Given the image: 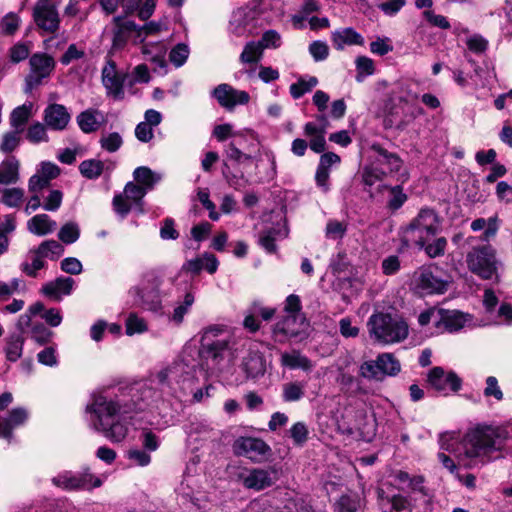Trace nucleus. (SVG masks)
Listing matches in <instances>:
<instances>
[{"instance_id": "nucleus-1", "label": "nucleus", "mask_w": 512, "mask_h": 512, "mask_svg": "<svg viewBox=\"0 0 512 512\" xmlns=\"http://www.w3.org/2000/svg\"><path fill=\"white\" fill-rule=\"evenodd\" d=\"M195 364L191 363L186 353L150 374L149 385L140 393V402L133 408L120 405L102 394L93 395L86 407L91 426L101 432L112 442H121L128 434L127 420H132L133 412L154 409L165 396H176L185 391L194 378Z\"/></svg>"}, {"instance_id": "nucleus-2", "label": "nucleus", "mask_w": 512, "mask_h": 512, "mask_svg": "<svg viewBox=\"0 0 512 512\" xmlns=\"http://www.w3.org/2000/svg\"><path fill=\"white\" fill-rule=\"evenodd\" d=\"M446 449L466 467L486 464L497 457L495 453L512 452V424H477L468 429L459 442L449 444Z\"/></svg>"}, {"instance_id": "nucleus-3", "label": "nucleus", "mask_w": 512, "mask_h": 512, "mask_svg": "<svg viewBox=\"0 0 512 512\" xmlns=\"http://www.w3.org/2000/svg\"><path fill=\"white\" fill-rule=\"evenodd\" d=\"M182 286L186 289L189 286V281L181 280L180 274L165 281L159 272L150 270L143 274L136 291L147 308L157 312L162 309V301L170 298L174 289L180 292Z\"/></svg>"}, {"instance_id": "nucleus-4", "label": "nucleus", "mask_w": 512, "mask_h": 512, "mask_svg": "<svg viewBox=\"0 0 512 512\" xmlns=\"http://www.w3.org/2000/svg\"><path fill=\"white\" fill-rule=\"evenodd\" d=\"M367 327L370 337L383 345L399 343L409 333L408 324L402 318L382 312L371 315Z\"/></svg>"}, {"instance_id": "nucleus-5", "label": "nucleus", "mask_w": 512, "mask_h": 512, "mask_svg": "<svg viewBox=\"0 0 512 512\" xmlns=\"http://www.w3.org/2000/svg\"><path fill=\"white\" fill-rule=\"evenodd\" d=\"M371 150L375 153L373 162L363 169V182L372 186L387 174L400 172L403 161L393 152L388 151L379 143H373Z\"/></svg>"}, {"instance_id": "nucleus-6", "label": "nucleus", "mask_w": 512, "mask_h": 512, "mask_svg": "<svg viewBox=\"0 0 512 512\" xmlns=\"http://www.w3.org/2000/svg\"><path fill=\"white\" fill-rule=\"evenodd\" d=\"M230 348V336L220 326H211L204 331L199 356L206 360V368L213 369Z\"/></svg>"}, {"instance_id": "nucleus-7", "label": "nucleus", "mask_w": 512, "mask_h": 512, "mask_svg": "<svg viewBox=\"0 0 512 512\" xmlns=\"http://www.w3.org/2000/svg\"><path fill=\"white\" fill-rule=\"evenodd\" d=\"M439 232V221L432 209H422L404 232V241L423 248Z\"/></svg>"}, {"instance_id": "nucleus-8", "label": "nucleus", "mask_w": 512, "mask_h": 512, "mask_svg": "<svg viewBox=\"0 0 512 512\" xmlns=\"http://www.w3.org/2000/svg\"><path fill=\"white\" fill-rule=\"evenodd\" d=\"M466 262L469 270L482 279L489 280L496 273L495 252L489 245L472 248Z\"/></svg>"}, {"instance_id": "nucleus-9", "label": "nucleus", "mask_w": 512, "mask_h": 512, "mask_svg": "<svg viewBox=\"0 0 512 512\" xmlns=\"http://www.w3.org/2000/svg\"><path fill=\"white\" fill-rule=\"evenodd\" d=\"M129 74L117 69L116 62L107 57L101 71V81L106 94L115 100L124 98V85L128 84Z\"/></svg>"}, {"instance_id": "nucleus-10", "label": "nucleus", "mask_w": 512, "mask_h": 512, "mask_svg": "<svg viewBox=\"0 0 512 512\" xmlns=\"http://www.w3.org/2000/svg\"><path fill=\"white\" fill-rule=\"evenodd\" d=\"M258 12L255 8L240 7L232 12L228 31L235 37H247L256 32Z\"/></svg>"}, {"instance_id": "nucleus-11", "label": "nucleus", "mask_w": 512, "mask_h": 512, "mask_svg": "<svg viewBox=\"0 0 512 512\" xmlns=\"http://www.w3.org/2000/svg\"><path fill=\"white\" fill-rule=\"evenodd\" d=\"M30 72L25 79V91L31 92L34 88L39 86L42 81L50 76L54 67L55 61L53 57L45 53H35L29 60Z\"/></svg>"}, {"instance_id": "nucleus-12", "label": "nucleus", "mask_w": 512, "mask_h": 512, "mask_svg": "<svg viewBox=\"0 0 512 512\" xmlns=\"http://www.w3.org/2000/svg\"><path fill=\"white\" fill-rule=\"evenodd\" d=\"M416 288L424 295L443 294L448 282L437 267H422L414 273Z\"/></svg>"}, {"instance_id": "nucleus-13", "label": "nucleus", "mask_w": 512, "mask_h": 512, "mask_svg": "<svg viewBox=\"0 0 512 512\" xmlns=\"http://www.w3.org/2000/svg\"><path fill=\"white\" fill-rule=\"evenodd\" d=\"M52 483L65 490L92 489L102 485L101 479L93 476L88 469L81 473L64 471L53 477Z\"/></svg>"}, {"instance_id": "nucleus-14", "label": "nucleus", "mask_w": 512, "mask_h": 512, "mask_svg": "<svg viewBox=\"0 0 512 512\" xmlns=\"http://www.w3.org/2000/svg\"><path fill=\"white\" fill-rule=\"evenodd\" d=\"M307 328L308 323L303 314H287L274 325L272 332L277 341L283 342L306 333Z\"/></svg>"}, {"instance_id": "nucleus-15", "label": "nucleus", "mask_w": 512, "mask_h": 512, "mask_svg": "<svg viewBox=\"0 0 512 512\" xmlns=\"http://www.w3.org/2000/svg\"><path fill=\"white\" fill-rule=\"evenodd\" d=\"M234 451L239 456H244L254 462H261L269 456L271 449L262 439L241 437L235 441Z\"/></svg>"}, {"instance_id": "nucleus-16", "label": "nucleus", "mask_w": 512, "mask_h": 512, "mask_svg": "<svg viewBox=\"0 0 512 512\" xmlns=\"http://www.w3.org/2000/svg\"><path fill=\"white\" fill-rule=\"evenodd\" d=\"M429 385L444 394L448 391L457 392L461 389L462 380L454 371H445L444 368L433 367L427 375Z\"/></svg>"}, {"instance_id": "nucleus-17", "label": "nucleus", "mask_w": 512, "mask_h": 512, "mask_svg": "<svg viewBox=\"0 0 512 512\" xmlns=\"http://www.w3.org/2000/svg\"><path fill=\"white\" fill-rule=\"evenodd\" d=\"M114 23L112 50H122L130 39L139 43V25L133 21H124L121 17H115Z\"/></svg>"}, {"instance_id": "nucleus-18", "label": "nucleus", "mask_w": 512, "mask_h": 512, "mask_svg": "<svg viewBox=\"0 0 512 512\" xmlns=\"http://www.w3.org/2000/svg\"><path fill=\"white\" fill-rule=\"evenodd\" d=\"M33 19L43 31L56 32L60 24L57 4H36L33 9Z\"/></svg>"}, {"instance_id": "nucleus-19", "label": "nucleus", "mask_w": 512, "mask_h": 512, "mask_svg": "<svg viewBox=\"0 0 512 512\" xmlns=\"http://www.w3.org/2000/svg\"><path fill=\"white\" fill-rule=\"evenodd\" d=\"M218 103L231 110L237 105H245L249 102L250 96L246 91L237 90L229 84H220L212 92Z\"/></svg>"}, {"instance_id": "nucleus-20", "label": "nucleus", "mask_w": 512, "mask_h": 512, "mask_svg": "<svg viewBox=\"0 0 512 512\" xmlns=\"http://www.w3.org/2000/svg\"><path fill=\"white\" fill-rule=\"evenodd\" d=\"M43 119L48 128L62 131L69 124L71 116L64 105L50 104L44 110Z\"/></svg>"}, {"instance_id": "nucleus-21", "label": "nucleus", "mask_w": 512, "mask_h": 512, "mask_svg": "<svg viewBox=\"0 0 512 512\" xmlns=\"http://www.w3.org/2000/svg\"><path fill=\"white\" fill-rule=\"evenodd\" d=\"M219 262L215 255L211 253H204L201 257L190 259L186 261L179 274L182 272H189L192 274H199L202 270H206L210 274H214L217 271Z\"/></svg>"}, {"instance_id": "nucleus-22", "label": "nucleus", "mask_w": 512, "mask_h": 512, "mask_svg": "<svg viewBox=\"0 0 512 512\" xmlns=\"http://www.w3.org/2000/svg\"><path fill=\"white\" fill-rule=\"evenodd\" d=\"M75 281L71 277H58L42 286L41 292L54 301H60L63 295H70Z\"/></svg>"}, {"instance_id": "nucleus-23", "label": "nucleus", "mask_w": 512, "mask_h": 512, "mask_svg": "<svg viewBox=\"0 0 512 512\" xmlns=\"http://www.w3.org/2000/svg\"><path fill=\"white\" fill-rule=\"evenodd\" d=\"M28 419V411L23 407L12 409L4 419L0 418V436L10 440L14 428L23 425Z\"/></svg>"}, {"instance_id": "nucleus-24", "label": "nucleus", "mask_w": 512, "mask_h": 512, "mask_svg": "<svg viewBox=\"0 0 512 512\" xmlns=\"http://www.w3.org/2000/svg\"><path fill=\"white\" fill-rule=\"evenodd\" d=\"M243 485L256 491L270 487L273 484L271 472L264 469H252L241 475Z\"/></svg>"}, {"instance_id": "nucleus-25", "label": "nucleus", "mask_w": 512, "mask_h": 512, "mask_svg": "<svg viewBox=\"0 0 512 512\" xmlns=\"http://www.w3.org/2000/svg\"><path fill=\"white\" fill-rule=\"evenodd\" d=\"M20 162L16 157L9 156L0 163V191L2 187L14 185L20 179Z\"/></svg>"}, {"instance_id": "nucleus-26", "label": "nucleus", "mask_w": 512, "mask_h": 512, "mask_svg": "<svg viewBox=\"0 0 512 512\" xmlns=\"http://www.w3.org/2000/svg\"><path fill=\"white\" fill-rule=\"evenodd\" d=\"M332 43L336 50H343L345 46L364 45L363 36L353 28H342L332 33Z\"/></svg>"}, {"instance_id": "nucleus-27", "label": "nucleus", "mask_w": 512, "mask_h": 512, "mask_svg": "<svg viewBox=\"0 0 512 512\" xmlns=\"http://www.w3.org/2000/svg\"><path fill=\"white\" fill-rule=\"evenodd\" d=\"M468 315L457 310H444L441 309L439 318L438 329H443L447 332H456L464 327L468 321Z\"/></svg>"}, {"instance_id": "nucleus-28", "label": "nucleus", "mask_w": 512, "mask_h": 512, "mask_svg": "<svg viewBox=\"0 0 512 512\" xmlns=\"http://www.w3.org/2000/svg\"><path fill=\"white\" fill-rule=\"evenodd\" d=\"M142 54L145 56L147 61H150L152 64L155 65L154 71H157V69H165L166 68V61H165V54H166V47L163 42H148L144 43L141 48Z\"/></svg>"}, {"instance_id": "nucleus-29", "label": "nucleus", "mask_w": 512, "mask_h": 512, "mask_svg": "<svg viewBox=\"0 0 512 512\" xmlns=\"http://www.w3.org/2000/svg\"><path fill=\"white\" fill-rule=\"evenodd\" d=\"M76 121L81 131L89 134L98 130L105 122V118L99 110L87 109L76 117Z\"/></svg>"}, {"instance_id": "nucleus-30", "label": "nucleus", "mask_w": 512, "mask_h": 512, "mask_svg": "<svg viewBox=\"0 0 512 512\" xmlns=\"http://www.w3.org/2000/svg\"><path fill=\"white\" fill-rule=\"evenodd\" d=\"M57 228V223L47 214H37L27 222V229L30 233L37 236H44L53 233Z\"/></svg>"}, {"instance_id": "nucleus-31", "label": "nucleus", "mask_w": 512, "mask_h": 512, "mask_svg": "<svg viewBox=\"0 0 512 512\" xmlns=\"http://www.w3.org/2000/svg\"><path fill=\"white\" fill-rule=\"evenodd\" d=\"M402 103H399L397 97L395 95L391 96L385 103L384 106V120L383 125L384 128L389 129L394 126L400 128L402 127L400 121V115L403 113Z\"/></svg>"}, {"instance_id": "nucleus-32", "label": "nucleus", "mask_w": 512, "mask_h": 512, "mask_svg": "<svg viewBox=\"0 0 512 512\" xmlns=\"http://www.w3.org/2000/svg\"><path fill=\"white\" fill-rule=\"evenodd\" d=\"M247 377L257 378L265 373V360L258 351H250L242 362Z\"/></svg>"}, {"instance_id": "nucleus-33", "label": "nucleus", "mask_w": 512, "mask_h": 512, "mask_svg": "<svg viewBox=\"0 0 512 512\" xmlns=\"http://www.w3.org/2000/svg\"><path fill=\"white\" fill-rule=\"evenodd\" d=\"M287 235L288 229L285 225H282L281 227H273L261 233L259 237V244L268 253H274L277 250V246L275 243L276 240L286 238Z\"/></svg>"}, {"instance_id": "nucleus-34", "label": "nucleus", "mask_w": 512, "mask_h": 512, "mask_svg": "<svg viewBox=\"0 0 512 512\" xmlns=\"http://www.w3.org/2000/svg\"><path fill=\"white\" fill-rule=\"evenodd\" d=\"M280 362L282 366L289 369H302L304 371H309L313 367L310 359L302 355L297 350L282 353Z\"/></svg>"}, {"instance_id": "nucleus-35", "label": "nucleus", "mask_w": 512, "mask_h": 512, "mask_svg": "<svg viewBox=\"0 0 512 512\" xmlns=\"http://www.w3.org/2000/svg\"><path fill=\"white\" fill-rule=\"evenodd\" d=\"M185 292L184 299L182 302H180L173 310L170 320L179 325L183 322L184 316L188 313L190 308L192 307L195 298L194 294L191 291V283L189 282V286L185 289L184 286H182V289L180 290Z\"/></svg>"}, {"instance_id": "nucleus-36", "label": "nucleus", "mask_w": 512, "mask_h": 512, "mask_svg": "<svg viewBox=\"0 0 512 512\" xmlns=\"http://www.w3.org/2000/svg\"><path fill=\"white\" fill-rule=\"evenodd\" d=\"M32 102H26L21 106L14 108L10 114V125L18 132H23L26 123L32 115Z\"/></svg>"}, {"instance_id": "nucleus-37", "label": "nucleus", "mask_w": 512, "mask_h": 512, "mask_svg": "<svg viewBox=\"0 0 512 512\" xmlns=\"http://www.w3.org/2000/svg\"><path fill=\"white\" fill-rule=\"evenodd\" d=\"M5 354L7 360L16 362L22 356L25 339L21 333H12L5 339Z\"/></svg>"}, {"instance_id": "nucleus-38", "label": "nucleus", "mask_w": 512, "mask_h": 512, "mask_svg": "<svg viewBox=\"0 0 512 512\" xmlns=\"http://www.w3.org/2000/svg\"><path fill=\"white\" fill-rule=\"evenodd\" d=\"M133 177L137 184L147 188V191L152 190L154 185L161 179L160 175L146 166L137 167L133 172Z\"/></svg>"}, {"instance_id": "nucleus-39", "label": "nucleus", "mask_w": 512, "mask_h": 512, "mask_svg": "<svg viewBox=\"0 0 512 512\" xmlns=\"http://www.w3.org/2000/svg\"><path fill=\"white\" fill-rule=\"evenodd\" d=\"M378 364L383 378L385 376H396L401 370L399 360L392 353L379 354Z\"/></svg>"}, {"instance_id": "nucleus-40", "label": "nucleus", "mask_w": 512, "mask_h": 512, "mask_svg": "<svg viewBox=\"0 0 512 512\" xmlns=\"http://www.w3.org/2000/svg\"><path fill=\"white\" fill-rule=\"evenodd\" d=\"M305 389V382L294 381L285 383L282 388V399L288 403L300 401L305 395Z\"/></svg>"}, {"instance_id": "nucleus-41", "label": "nucleus", "mask_w": 512, "mask_h": 512, "mask_svg": "<svg viewBox=\"0 0 512 512\" xmlns=\"http://www.w3.org/2000/svg\"><path fill=\"white\" fill-rule=\"evenodd\" d=\"M35 251L43 258H49L51 260H57L63 253L64 247L61 243L56 240L43 241Z\"/></svg>"}, {"instance_id": "nucleus-42", "label": "nucleus", "mask_w": 512, "mask_h": 512, "mask_svg": "<svg viewBox=\"0 0 512 512\" xmlns=\"http://www.w3.org/2000/svg\"><path fill=\"white\" fill-rule=\"evenodd\" d=\"M263 50L256 41L247 42L239 56L242 64H256L261 60Z\"/></svg>"}, {"instance_id": "nucleus-43", "label": "nucleus", "mask_w": 512, "mask_h": 512, "mask_svg": "<svg viewBox=\"0 0 512 512\" xmlns=\"http://www.w3.org/2000/svg\"><path fill=\"white\" fill-rule=\"evenodd\" d=\"M222 173L229 186L236 190H241L250 184L243 172L231 171L227 163H224Z\"/></svg>"}, {"instance_id": "nucleus-44", "label": "nucleus", "mask_w": 512, "mask_h": 512, "mask_svg": "<svg viewBox=\"0 0 512 512\" xmlns=\"http://www.w3.org/2000/svg\"><path fill=\"white\" fill-rule=\"evenodd\" d=\"M287 434L295 446L302 447L308 440L309 429L306 423L299 421L291 426Z\"/></svg>"}, {"instance_id": "nucleus-45", "label": "nucleus", "mask_w": 512, "mask_h": 512, "mask_svg": "<svg viewBox=\"0 0 512 512\" xmlns=\"http://www.w3.org/2000/svg\"><path fill=\"white\" fill-rule=\"evenodd\" d=\"M31 254V263L23 262L20 266V269L23 273H25L29 277H37V273L39 270L43 269L46 265L44 259L34 250L30 251Z\"/></svg>"}, {"instance_id": "nucleus-46", "label": "nucleus", "mask_w": 512, "mask_h": 512, "mask_svg": "<svg viewBox=\"0 0 512 512\" xmlns=\"http://www.w3.org/2000/svg\"><path fill=\"white\" fill-rule=\"evenodd\" d=\"M80 237L79 225L75 222L65 223L58 232V238L64 244H73Z\"/></svg>"}, {"instance_id": "nucleus-47", "label": "nucleus", "mask_w": 512, "mask_h": 512, "mask_svg": "<svg viewBox=\"0 0 512 512\" xmlns=\"http://www.w3.org/2000/svg\"><path fill=\"white\" fill-rule=\"evenodd\" d=\"M104 164L99 160H85L79 165L80 173L88 179L98 178L103 171Z\"/></svg>"}, {"instance_id": "nucleus-48", "label": "nucleus", "mask_w": 512, "mask_h": 512, "mask_svg": "<svg viewBox=\"0 0 512 512\" xmlns=\"http://www.w3.org/2000/svg\"><path fill=\"white\" fill-rule=\"evenodd\" d=\"M355 65L357 69V82H362L365 77L372 75L375 71L373 60L367 56L357 57Z\"/></svg>"}, {"instance_id": "nucleus-49", "label": "nucleus", "mask_w": 512, "mask_h": 512, "mask_svg": "<svg viewBox=\"0 0 512 512\" xmlns=\"http://www.w3.org/2000/svg\"><path fill=\"white\" fill-rule=\"evenodd\" d=\"M147 192V188L139 186L134 182H128L124 187L123 194L133 204L140 205Z\"/></svg>"}, {"instance_id": "nucleus-50", "label": "nucleus", "mask_w": 512, "mask_h": 512, "mask_svg": "<svg viewBox=\"0 0 512 512\" xmlns=\"http://www.w3.org/2000/svg\"><path fill=\"white\" fill-rule=\"evenodd\" d=\"M347 232V224L335 219H330L325 228V236L331 240L342 239Z\"/></svg>"}, {"instance_id": "nucleus-51", "label": "nucleus", "mask_w": 512, "mask_h": 512, "mask_svg": "<svg viewBox=\"0 0 512 512\" xmlns=\"http://www.w3.org/2000/svg\"><path fill=\"white\" fill-rule=\"evenodd\" d=\"M190 54L188 45L179 43L173 47L169 53V60L175 67H181L185 64Z\"/></svg>"}, {"instance_id": "nucleus-52", "label": "nucleus", "mask_w": 512, "mask_h": 512, "mask_svg": "<svg viewBox=\"0 0 512 512\" xmlns=\"http://www.w3.org/2000/svg\"><path fill=\"white\" fill-rule=\"evenodd\" d=\"M320 9V5L316 0H304L302 6L299 9V13L292 17L294 25H301L307 17Z\"/></svg>"}, {"instance_id": "nucleus-53", "label": "nucleus", "mask_w": 512, "mask_h": 512, "mask_svg": "<svg viewBox=\"0 0 512 512\" xmlns=\"http://www.w3.org/2000/svg\"><path fill=\"white\" fill-rule=\"evenodd\" d=\"M359 373L363 378L369 379V380H382L383 377L381 375L380 367L378 364V357L375 361H365L362 363L359 369Z\"/></svg>"}, {"instance_id": "nucleus-54", "label": "nucleus", "mask_w": 512, "mask_h": 512, "mask_svg": "<svg viewBox=\"0 0 512 512\" xmlns=\"http://www.w3.org/2000/svg\"><path fill=\"white\" fill-rule=\"evenodd\" d=\"M407 499L401 495H395L392 498L382 499L381 508L382 511L387 512H402L407 508Z\"/></svg>"}, {"instance_id": "nucleus-55", "label": "nucleus", "mask_w": 512, "mask_h": 512, "mask_svg": "<svg viewBox=\"0 0 512 512\" xmlns=\"http://www.w3.org/2000/svg\"><path fill=\"white\" fill-rule=\"evenodd\" d=\"M46 125L40 122L32 124L27 131L26 138L31 143L48 142Z\"/></svg>"}, {"instance_id": "nucleus-56", "label": "nucleus", "mask_w": 512, "mask_h": 512, "mask_svg": "<svg viewBox=\"0 0 512 512\" xmlns=\"http://www.w3.org/2000/svg\"><path fill=\"white\" fill-rule=\"evenodd\" d=\"M261 49H277L281 46V35L276 30H267L263 33L261 39L257 41Z\"/></svg>"}, {"instance_id": "nucleus-57", "label": "nucleus", "mask_w": 512, "mask_h": 512, "mask_svg": "<svg viewBox=\"0 0 512 512\" xmlns=\"http://www.w3.org/2000/svg\"><path fill=\"white\" fill-rule=\"evenodd\" d=\"M385 188L389 191L390 198L388 200V207L391 210L399 209L407 200L406 194L403 192V189L400 185H396L393 187L385 186Z\"/></svg>"}, {"instance_id": "nucleus-58", "label": "nucleus", "mask_w": 512, "mask_h": 512, "mask_svg": "<svg viewBox=\"0 0 512 512\" xmlns=\"http://www.w3.org/2000/svg\"><path fill=\"white\" fill-rule=\"evenodd\" d=\"M148 329L146 321L137 316L135 313H131L126 319V334L134 335L136 333H144Z\"/></svg>"}, {"instance_id": "nucleus-59", "label": "nucleus", "mask_w": 512, "mask_h": 512, "mask_svg": "<svg viewBox=\"0 0 512 512\" xmlns=\"http://www.w3.org/2000/svg\"><path fill=\"white\" fill-rule=\"evenodd\" d=\"M2 202L9 207H17L22 202L24 191L21 188L4 189L2 187Z\"/></svg>"}, {"instance_id": "nucleus-60", "label": "nucleus", "mask_w": 512, "mask_h": 512, "mask_svg": "<svg viewBox=\"0 0 512 512\" xmlns=\"http://www.w3.org/2000/svg\"><path fill=\"white\" fill-rule=\"evenodd\" d=\"M18 130L7 132L3 135L0 143V151L3 153H11L14 151L20 143V134Z\"/></svg>"}, {"instance_id": "nucleus-61", "label": "nucleus", "mask_w": 512, "mask_h": 512, "mask_svg": "<svg viewBox=\"0 0 512 512\" xmlns=\"http://www.w3.org/2000/svg\"><path fill=\"white\" fill-rule=\"evenodd\" d=\"M238 145L240 143L236 141L230 142L226 149H225V155L228 160L237 162V163H243L245 161L252 160V156L246 153H243L239 148Z\"/></svg>"}, {"instance_id": "nucleus-62", "label": "nucleus", "mask_w": 512, "mask_h": 512, "mask_svg": "<svg viewBox=\"0 0 512 512\" xmlns=\"http://www.w3.org/2000/svg\"><path fill=\"white\" fill-rule=\"evenodd\" d=\"M447 246V240L445 237H438L432 243H426L423 247L426 254L430 258H436L444 255Z\"/></svg>"}, {"instance_id": "nucleus-63", "label": "nucleus", "mask_w": 512, "mask_h": 512, "mask_svg": "<svg viewBox=\"0 0 512 512\" xmlns=\"http://www.w3.org/2000/svg\"><path fill=\"white\" fill-rule=\"evenodd\" d=\"M123 140L119 133L113 132L108 135L102 136L100 139L101 147L110 152H116L122 145Z\"/></svg>"}, {"instance_id": "nucleus-64", "label": "nucleus", "mask_w": 512, "mask_h": 512, "mask_svg": "<svg viewBox=\"0 0 512 512\" xmlns=\"http://www.w3.org/2000/svg\"><path fill=\"white\" fill-rule=\"evenodd\" d=\"M53 333L42 323H34L31 329V337L38 344L43 345L50 341Z\"/></svg>"}]
</instances>
